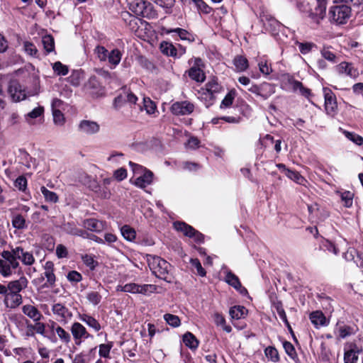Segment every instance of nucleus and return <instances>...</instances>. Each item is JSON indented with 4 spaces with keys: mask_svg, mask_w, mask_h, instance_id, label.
<instances>
[{
    "mask_svg": "<svg viewBox=\"0 0 363 363\" xmlns=\"http://www.w3.org/2000/svg\"><path fill=\"white\" fill-rule=\"evenodd\" d=\"M160 279L164 280L170 283L172 281V276L169 274V268L171 265L165 260L160 258Z\"/></svg>",
    "mask_w": 363,
    "mask_h": 363,
    "instance_id": "b1692460",
    "label": "nucleus"
},
{
    "mask_svg": "<svg viewBox=\"0 0 363 363\" xmlns=\"http://www.w3.org/2000/svg\"><path fill=\"white\" fill-rule=\"evenodd\" d=\"M157 286L154 284L140 285L139 294L148 296L157 291Z\"/></svg>",
    "mask_w": 363,
    "mask_h": 363,
    "instance_id": "603ef678",
    "label": "nucleus"
},
{
    "mask_svg": "<svg viewBox=\"0 0 363 363\" xmlns=\"http://www.w3.org/2000/svg\"><path fill=\"white\" fill-rule=\"evenodd\" d=\"M327 0H316V6L308 11V16L316 23L325 18L326 13Z\"/></svg>",
    "mask_w": 363,
    "mask_h": 363,
    "instance_id": "7ed1b4c3",
    "label": "nucleus"
},
{
    "mask_svg": "<svg viewBox=\"0 0 363 363\" xmlns=\"http://www.w3.org/2000/svg\"><path fill=\"white\" fill-rule=\"evenodd\" d=\"M8 93L13 102H18L26 98V91L16 79L10 80Z\"/></svg>",
    "mask_w": 363,
    "mask_h": 363,
    "instance_id": "f03ea898",
    "label": "nucleus"
},
{
    "mask_svg": "<svg viewBox=\"0 0 363 363\" xmlns=\"http://www.w3.org/2000/svg\"><path fill=\"white\" fill-rule=\"evenodd\" d=\"M40 191L46 201L54 203L58 201L59 198L56 193L48 190L45 186H41Z\"/></svg>",
    "mask_w": 363,
    "mask_h": 363,
    "instance_id": "72a5a7b5",
    "label": "nucleus"
},
{
    "mask_svg": "<svg viewBox=\"0 0 363 363\" xmlns=\"http://www.w3.org/2000/svg\"><path fill=\"white\" fill-rule=\"evenodd\" d=\"M71 332L76 344H80V340L82 337H88L89 336L86 328L79 323H74L71 327Z\"/></svg>",
    "mask_w": 363,
    "mask_h": 363,
    "instance_id": "f8f14e48",
    "label": "nucleus"
},
{
    "mask_svg": "<svg viewBox=\"0 0 363 363\" xmlns=\"http://www.w3.org/2000/svg\"><path fill=\"white\" fill-rule=\"evenodd\" d=\"M121 52L118 49L113 50L111 52H108L107 59L108 62L114 66L119 64L121 60Z\"/></svg>",
    "mask_w": 363,
    "mask_h": 363,
    "instance_id": "f704fd0d",
    "label": "nucleus"
},
{
    "mask_svg": "<svg viewBox=\"0 0 363 363\" xmlns=\"http://www.w3.org/2000/svg\"><path fill=\"white\" fill-rule=\"evenodd\" d=\"M233 64L238 72H243L248 67V60L242 55L236 56L233 60Z\"/></svg>",
    "mask_w": 363,
    "mask_h": 363,
    "instance_id": "cd10ccee",
    "label": "nucleus"
},
{
    "mask_svg": "<svg viewBox=\"0 0 363 363\" xmlns=\"http://www.w3.org/2000/svg\"><path fill=\"white\" fill-rule=\"evenodd\" d=\"M140 285L135 283L127 284L121 287V291L139 294Z\"/></svg>",
    "mask_w": 363,
    "mask_h": 363,
    "instance_id": "680f3d73",
    "label": "nucleus"
},
{
    "mask_svg": "<svg viewBox=\"0 0 363 363\" xmlns=\"http://www.w3.org/2000/svg\"><path fill=\"white\" fill-rule=\"evenodd\" d=\"M286 176L298 184H303L306 179L298 172L286 169Z\"/></svg>",
    "mask_w": 363,
    "mask_h": 363,
    "instance_id": "c9c22d12",
    "label": "nucleus"
},
{
    "mask_svg": "<svg viewBox=\"0 0 363 363\" xmlns=\"http://www.w3.org/2000/svg\"><path fill=\"white\" fill-rule=\"evenodd\" d=\"M235 95V91L234 89L230 90L221 101L220 108L230 107L233 104Z\"/></svg>",
    "mask_w": 363,
    "mask_h": 363,
    "instance_id": "58836bf2",
    "label": "nucleus"
},
{
    "mask_svg": "<svg viewBox=\"0 0 363 363\" xmlns=\"http://www.w3.org/2000/svg\"><path fill=\"white\" fill-rule=\"evenodd\" d=\"M22 311L26 315L33 319L35 322L39 321L43 318V315L39 310L33 305H24L22 307Z\"/></svg>",
    "mask_w": 363,
    "mask_h": 363,
    "instance_id": "f3484780",
    "label": "nucleus"
},
{
    "mask_svg": "<svg viewBox=\"0 0 363 363\" xmlns=\"http://www.w3.org/2000/svg\"><path fill=\"white\" fill-rule=\"evenodd\" d=\"M152 172L150 171H145L144 174L139 175L134 182H133L132 179H130V182L138 187L143 189L152 183Z\"/></svg>",
    "mask_w": 363,
    "mask_h": 363,
    "instance_id": "dca6fc26",
    "label": "nucleus"
},
{
    "mask_svg": "<svg viewBox=\"0 0 363 363\" xmlns=\"http://www.w3.org/2000/svg\"><path fill=\"white\" fill-rule=\"evenodd\" d=\"M91 189L95 192L99 194V196L104 199H109L111 196V191L107 189L104 188V189H101V187L98 185V184L94 181L93 182V185L91 186Z\"/></svg>",
    "mask_w": 363,
    "mask_h": 363,
    "instance_id": "e433bc0d",
    "label": "nucleus"
},
{
    "mask_svg": "<svg viewBox=\"0 0 363 363\" xmlns=\"http://www.w3.org/2000/svg\"><path fill=\"white\" fill-rule=\"evenodd\" d=\"M44 112V108L42 106H38L34 108L33 111L29 112L27 115H26V120L29 122V118H36L40 116Z\"/></svg>",
    "mask_w": 363,
    "mask_h": 363,
    "instance_id": "e2e57ef3",
    "label": "nucleus"
},
{
    "mask_svg": "<svg viewBox=\"0 0 363 363\" xmlns=\"http://www.w3.org/2000/svg\"><path fill=\"white\" fill-rule=\"evenodd\" d=\"M14 257L21 260V262L27 266H30L35 263V258L32 252L24 250L21 246H16V250L13 252Z\"/></svg>",
    "mask_w": 363,
    "mask_h": 363,
    "instance_id": "423d86ee",
    "label": "nucleus"
},
{
    "mask_svg": "<svg viewBox=\"0 0 363 363\" xmlns=\"http://www.w3.org/2000/svg\"><path fill=\"white\" fill-rule=\"evenodd\" d=\"M4 302L7 308H15L21 304L22 296L20 294L8 291Z\"/></svg>",
    "mask_w": 363,
    "mask_h": 363,
    "instance_id": "2eb2a0df",
    "label": "nucleus"
},
{
    "mask_svg": "<svg viewBox=\"0 0 363 363\" xmlns=\"http://www.w3.org/2000/svg\"><path fill=\"white\" fill-rule=\"evenodd\" d=\"M247 310L242 306H235L230 308L229 313L232 319L243 318L247 315Z\"/></svg>",
    "mask_w": 363,
    "mask_h": 363,
    "instance_id": "393cba45",
    "label": "nucleus"
},
{
    "mask_svg": "<svg viewBox=\"0 0 363 363\" xmlns=\"http://www.w3.org/2000/svg\"><path fill=\"white\" fill-rule=\"evenodd\" d=\"M28 279L26 277L22 276L18 279L9 282L8 291L13 293L20 294V292L26 289L28 286Z\"/></svg>",
    "mask_w": 363,
    "mask_h": 363,
    "instance_id": "9b49d317",
    "label": "nucleus"
},
{
    "mask_svg": "<svg viewBox=\"0 0 363 363\" xmlns=\"http://www.w3.org/2000/svg\"><path fill=\"white\" fill-rule=\"evenodd\" d=\"M336 69L339 74H345L352 78H356L359 75L358 71L352 66V65L347 62H340L336 66Z\"/></svg>",
    "mask_w": 363,
    "mask_h": 363,
    "instance_id": "ddd939ff",
    "label": "nucleus"
},
{
    "mask_svg": "<svg viewBox=\"0 0 363 363\" xmlns=\"http://www.w3.org/2000/svg\"><path fill=\"white\" fill-rule=\"evenodd\" d=\"M174 228L182 233L184 236L191 238V235L194 233V228L183 221H175L173 223Z\"/></svg>",
    "mask_w": 363,
    "mask_h": 363,
    "instance_id": "6ab92c4d",
    "label": "nucleus"
},
{
    "mask_svg": "<svg viewBox=\"0 0 363 363\" xmlns=\"http://www.w3.org/2000/svg\"><path fill=\"white\" fill-rule=\"evenodd\" d=\"M353 253L357 255V259H355L354 262H356L357 265L362 269L363 272V253H359L354 249L348 251L347 254H350L352 259H354Z\"/></svg>",
    "mask_w": 363,
    "mask_h": 363,
    "instance_id": "13d9d810",
    "label": "nucleus"
},
{
    "mask_svg": "<svg viewBox=\"0 0 363 363\" xmlns=\"http://www.w3.org/2000/svg\"><path fill=\"white\" fill-rule=\"evenodd\" d=\"M160 52L167 56L177 57V51L176 48L170 43L162 42L160 43Z\"/></svg>",
    "mask_w": 363,
    "mask_h": 363,
    "instance_id": "bb28decb",
    "label": "nucleus"
},
{
    "mask_svg": "<svg viewBox=\"0 0 363 363\" xmlns=\"http://www.w3.org/2000/svg\"><path fill=\"white\" fill-rule=\"evenodd\" d=\"M52 69L57 75L62 76L67 74L69 71L67 66L62 64L60 62H55L52 65Z\"/></svg>",
    "mask_w": 363,
    "mask_h": 363,
    "instance_id": "c03bdc74",
    "label": "nucleus"
},
{
    "mask_svg": "<svg viewBox=\"0 0 363 363\" xmlns=\"http://www.w3.org/2000/svg\"><path fill=\"white\" fill-rule=\"evenodd\" d=\"M62 229L67 234L77 236L79 228L74 222H67L63 224Z\"/></svg>",
    "mask_w": 363,
    "mask_h": 363,
    "instance_id": "37998d69",
    "label": "nucleus"
},
{
    "mask_svg": "<svg viewBox=\"0 0 363 363\" xmlns=\"http://www.w3.org/2000/svg\"><path fill=\"white\" fill-rule=\"evenodd\" d=\"M53 121L57 125H62L65 122L63 113L57 109H53Z\"/></svg>",
    "mask_w": 363,
    "mask_h": 363,
    "instance_id": "338daca9",
    "label": "nucleus"
},
{
    "mask_svg": "<svg viewBox=\"0 0 363 363\" xmlns=\"http://www.w3.org/2000/svg\"><path fill=\"white\" fill-rule=\"evenodd\" d=\"M273 306L276 309L278 315H279L280 318L284 321L286 322L287 317L285 313V311L283 307V304L281 301H277L273 303Z\"/></svg>",
    "mask_w": 363,
    "mask_h": 363,
    "instance_id": "3c124183",
    "label": "nucleus"
},
{
    "mask_svg": "<svg viewBox=\"0 0 363 363\" xmlns=\"http://www.w3.org/2000/svg\"><path fill=\"white\" fill-rule=\"evenodd\" d=\"M81 320L86 323L89 327L94 328L96 331H99L101 330L99 323L94 318L87 314H83L81 315Z\"/></svg>",
    "mask_w": 363,
    "mask_h": 363,
    "instance_id": "2f4dec72",
    "label": "nucleus"
},
{
    "mask_svg": "<svg viewBox=\"0 0 363 363\" xmlns=\"http://www.w3.org/2000/svg\"><path fill=\"white\" fill-rule=\"evenodd\" d=\"M250 92L262 96L266 99L269 95L274 93V87L268 83H264L260 86L253 85L248 89Z\"/></svg>",
    "mask_w": 363,
    "mask_h": 363,
    "instance_id": "6e6552de",
    "label": "nucleus"
},
{
    "mask_svg": "<svg viewBox=\"0 0 363 363\" xmlns=\"http://www.w3.org/2000/svg\"><path fill=\"white\" fill-rule=\"evenodd\" d=\"M86 298L89 301V303L96 306L100 303L101 300V296L99 294V292L89 291L86 294Z\"/></svg>",
    "mask_w": 363,
    "mask_h": 363,
    "instance_id": "864d4df0",
    "label": "nucleus"
},
{
    "mask_svg": "<svg viewBox=\"0 0 363 363\" xmlns=\"http://www.w3.org/2000/svg\"><path fill=\"white\" fill-rule=\"evenodd\" d=\"M336 330L338 333V337L345 339L350 335H354L357 332L358 328L354 325H348L337 323Z\"/></svg>",
    "mask_w": 363,
    "mask_h": 363,
    "instance_id": "4468645a",
    "label": "nucleus"
},
{
    "mask_svg": "<svg viewBox=\"0 0 363 363\" xmlns=\"http://www.w3.org/2000/svg\"><path fill=\"white\" fill-rule=\"evenodd\" d=\"M146 1L143 0H135L130 4V9L137 16L144 15L145 13V9L147 6Z\"/></svg>",
    "mask_w": 363,
    "mask_h": 363,
    "instance_id": "4be33fe9",
    "label": "nucleus"
},
{
    "mask_svg": "<svg viewBox=\"0 0 363 363\" xmlns=\"http://www.w3.org/2000/svg\"><path fill=\"white\" fill-rule=\"evenodd\" d=\"M265 354L267 357H269L274 362H278L279 359L278 351L273 347H267Z\"/></svg>",
    "mask_w": 363,
    "mask_h": 363,
    "instance_id": "052dcab7",
    "label": "nucleus"
},
{
    "mask_svg": "<svg viewBox=\"0 0 363 363\" xmlns=\"http://www.w3.org/2000/svg\"><path fill=\"white\" fill-rule=\"evenodd\" d=\"M225 281L235 289L240 287V281L239 278L231 271L226 272Z\"/></svg>",
    "mask_w": 363,
    "mask_h": 363,
    "instance_id": "7c9ffc66",
    "label": "nucleus"
},
{
    "mask_svg": "<svg viewBox=\"0 0 363 363\" xmlns=\"http://www.w3.org/2000/svg\"><path fill=\"white\" fill-rule=\"evenodd\" d=\"M323 91L325 97V109L328 114L333 116L335 113L337 109L336 96L329 89L325 88Z\"/></svg>",
    "mask_w": 363,
    "mask_h": 363,
    "instance_id": "20e7f679",
    "label": "nucleus"
},
{
    "mask_svg": "<svg viewBox=\"0 0 363 363\" xmlns=\"http://www.w3.org/2000/svg\"><path fill=\"white\" fill-rule=\"evenodd\" d=\"M83 226L88 230L101 232L104 229V224L95 218H88L83 221Z\"/></svg>",
    "mask_w": 363,
    "mask_h": 363,
    "instance_id": "aec40b11",
    "label": "nucleus"
},
{
    "mask_svg": "<svg viewBox=\"0 0 363 363\" xmlns=\"http://www.w3.org/2000/svg\"><path fill=\"white\" fill-rule=\"evenodd\" d=\"M52 311L55 315H57L60 318V321H63L65 323L67 322V318L72 315L68 308L61 303L54 304L52 306Z\"/></svg>",
    "mask_w": 363,
    "mask_h": 363,
    "instance_id": "a211bd4d",
    "label": "nucleus"
},
{
    "mask_svg": "<svg viewBox=\"0 0 363 363\" xmlns=\"http://www.w3.org/2000/svg\"><path fill=\"white\" fill-rule=\"evenodd\" d=\"M191 264L193 267H194L196 269L197 274L199 276H206V272L205 269L202 267L201 264L198 259H191Z\"/></svg>",
    "mask_w": 363,
    "mask_h": 363,
    "instance_id": "774afa93",
    "label": "nucleus"
},
{
    "mask_svg": "<svg viewBox=\"0 0 363 363\" xmlns=\"http://www.w3.org/2000/svg\"><path fill=\"white\" fill-rule=\"evenodd\" d=\"M310 320L315 326H324L328 324L325 315L320 311H313L310 314Z\"/></svg>",
    "mask_w": 363,
    "mask_h": 363,
    "instance_id": "5701e85b",
    "label": "nucleus"
},
{
    "mask_svg": "<svg viewBox=\"0 0 363 363\" xmlns=\"http://www.w3.org/2000/svg\"><path fill=\"white\" fill-rule=\"evenodd\" d=\"M12 225L16 229H23L26 227V220L21 214L13 216L12 218Z\"/></svg>",
    "mask_w": 363,
    "mask_h": 363,
    "instance_id": "a19ab883",
    "label": "nucleus"
},
{
    "mask_svg": "<svg viewBox=\"0 0 363 363\" xmlns=\"http://www.w3.org/2000/svg\"><path fill=\"white\" fill-rule=\"evenodd\" d=\"M284 349L286 353L293 359L297 358V353L295 350L294 345L288 341H284L283 343Z\"/></svg>",
    "mask_w": 363,
    "mask_h": 363,
    "instance_id": "de8ad7c7",
    "label": "nucleus"
},
{
    "mask_svg": "<svg viewBox=\"0 0 363 363\" xmlns=\"http://www.w3.org/2000/svg\"><path fill=\"white\" fill-rule=\"evenodd\" d=\"M259 17L267 29L269 28L272 30H277L281 26V23L267 11H262L259 13Z\"/></svg>",
    "mask_w": 363,
    "mask_h": 363,
    "instance_id": "0eeeda50",
    "label": "nucleus"
},
{
    "mask_svg": "<svg viewBox=\"0 0 363 363\" xmlns=\"http://www.w3.org/2000/svg\"><path fill=\"white\" fill-rule=\"evenodd\" d=\"M183 342L185 345L191 350H195L199 346V340L190 332H186L183 336Z\"/></svg>",
    "mask_w": 363,
    "mask_h": 363,
    "instance_id": "a878e982",
    "label": "nucleus"
},
{
    "mask_svg": "<svg viewBox=\"0 0 363 363\" xmlns=\"http://www.w3.org/2000/svg\"><path fill=\"white\" fill-rule=\"evenodd\" d=\"M188 74L191 79L197 82H202L206 78L205 74L201 69L190 68L188 71Z\"/></svg>",
    "mask_w": 363,
    "mask_h": 363,
    "instance_id": "c85d7f7f",
    "label": "nucleus"
},
{
    "mask_svg": "<svg viewBox=\"0 0 363 363\" xmlns=\"http://www.w3.org/2000/svg\"><path fill=\"white\" fill-rule=\"evenodd\" d=\"M206 91L211 94L213 95L215 93H218L220 91L221 86L215 80L212 79L209 81L206 84Z\"/></svg>",
    "mask_w": 363,
    "mask_h": 363,
    "instance_id": "79ce46f5",
    "label": "nucleus"
},
{
    "mask_svg": "<svg viewBox=\"0 0 363 363\" xmlns=\"http://www.w3.org/2000/svg\"><path fill=\"white\" fill-rule=\"evenodd\" d=\"M44 276L46 278L45 287H52L55 286L56 277L54 274V264L51 261H47L44 265Z\"/></svg>",
    "mask_w": 363,
    "mask_h": 363,
    "instance_id": "1a4fd4ad",
    "label": "nucleus"
},
{
    "mask_svg": "<svg viewBox=\"0 0 363 363\" xmlns=\"http://www.w3.org/2000/svg\"><path fill=\"white\" fill-rule=\"evenodd\" d=\"M152 23H149L147 25V27L145 28V30H147V37L150 38L149 42L150 43V44H152V45H156L158 43V36L157 31L155 29H153L151 25Z\"/></svg>",
    "mask_w": 363,
    "mask_h": 363,
    "instance_id": "4c0bfd02",
    "label": "nucleus"
},
{
    "mask_svg": "<svg viewBox=\"0 0 363 363\" xmlns=\"http://www.w3.org/2000/svg\"><path fill=\"white\" fill-rule=\"evenodd\" d=\"M351 348L345 351L344 362L345 363H357L358 360V354L359 350L355 344L351 345Z\"/></svg>",
    "mask_w": 363,
    "mask_h": 363,
    "instance_id": "412c9836",
    "label": "nucleus"
},
{
    "mask_svg": "<svg viewBox=\"0 0 363 363\" xmlns=\"http://www.w3.org/2000/svg\"><path fill=\"white\" fill-rule=\"evenodd\" d=\"M198 10L205 14H208L211 12L212 9L206 4L203 0H194Z\"/></svg>",
    "mask_w": 363,
    "mask_h": 363,
    "instance_id": "8fccbe9b",
    "label": "nucleus"
},
{
    "mask_svg": "<svg viewBox=\"0 0 363 363\" xmlns=\"http://www.w3.org/2000/svg\"><path fill=\"white\" fill-rule=\"evenodd\" d=\"M42 43L47 53H50L55 50V41L52 35H46L43 36L42 38Z\"/></svg>",
    "mask_w": 363,
    "mask_h": 363,
    "instance_id": "c756f323",
    "label": "nucleus"
},
{
    "mask_svg": "<svg viewBox=\"0 0 363 363\" xmlns=\"http://www.w3.org/2000/svg\"><path fill=\"white\" fill-rule=\"evenodd\" d=\"M164 318L166 321V323L172 327H178L181 323L179 318L175 315L167 313L164 315Z\"/></svg>",
    "mask_w": 363,
    "mask_h": 363,
    "instance_id": "09e8293b",
    "label": "nucleus"
},
{
    "mask_svg": "<svg viewBox=\"0 0 363 363\" xmlns=\"http://www.w3.org/2000/svg\"><path fill=\"white\" fill-rule=\"evenodd\" d=\"M194 109V104L186 101L176 102L171 107L172 113L175 115H188L191 113Z\"/></svg>",
    "mask_w": 363,
    "mask_h": 363,
    "instance_id": "39448f33",
    "label": "nucleus"
},
{
    "mask_svg": "<svg viewBox=\"0 0 363 363\" xmlns=\"http://www.w3.org/2000/svg\"><path fill=\"white\" fill-rule=\"evenodd\" d=\"M55 332L60 339L65 343H68L71 340L70 335L65 331L62 327L57 326L55 328Z\"/></svg>",
    "mask_w": 363,
    "mask_h": 363,
    "instance_id": "49530a36",
    "label": "nucleus"
},
{
    "mask_svg": "<svg viewBox=\"0 0 363 363\" xmlns=\"http://www.w3.org/2000/svg\"><path fill=\"white\" fill-rule=\"evenodd\" d=\"M79 130L85 134L92 135L99 132V125L95 121L83 120L79 125Z\"/></svg>",
    "mask_w": 363,
    "mask_h": 363,
    "instance_id": "9d476101",
    "label": "nucleus"
},
{
    "mask_svg": "<svg viewBox=\"0 0 363 363\" xmlns=\"http://www.w3.org/2000/svg\"><path fill=\"white\" fill-rule=\"evenodd\" d=\"M11 273L9 262L0 259V274L4 277H7L10 276Z\"/></svg>",
    "mask_w": 363,
    "mask_h": 363,
    "instance_id": "5fc2aeb1",
    "label": "nucleus"
},
{
    "mask_svg": "<svg viewBox=\"0 0 363 363\" xmlns=\"http://www.w3.org/2000/svg\"><path fill=\"white\" fill-rule=\"evenodd\" d=\"M94 53L101 62L106 61L108 52L104 46H96L94 49Z\"/></svg>",
    "mask_w": 363,
    "mask_h": 363,
    "instance_id": "a18cd8bd",
    "label": "nucleus"
},
{
    "mask_svg": "<svg viewBox=\"0 0 363 363\" xmlns=\"http://www.w3.org/2000/svg\"><path fill=\"white\" fill-rule=\"evenodd\" d=\"M143 106L147 113L150 114L153 113L156 110V104L152 101L150 98H143Z\"/></svg>",
    "mask_w": 363,
    "mask_h": 363,
    "instance_id": "6e6d98bb",
    "label": "nucleus"
},
{
    "mask_svg": "<svg viewBox=\"0 0 363 363\" xmlns=\"http://www.w3.org/2000/svg\"><path fill=\"white\" fill-rule=\"evenodd\" d=\"M351 8L347 5L333 6L329 10V19L337 25L345 24L351 16Z\"/></svg>",
    "mask_w": 363,
    "mask_h": 363,
    "instance_id": "f257e3e1",
    "label": "nucleus"
},
{
    "mask_svg": "<svg viewBox=\"0 0 363 363\" xmlns=\"http://www.w3.org/2000/svg\"><path fill=\"white\" fill-rule=\"evenodd\" d=\"M25 51L30 56L37 57L38 50L36 47L30 42L26 41L23 43Z\"/></svg>",
    "mask_w": 363,
    "mask_h": 363,
    "instance_id": "bf43d9fd",
    "label": "nucleus"
},
{
    "mask_svg": "<svg viewBox=\"0 0 363 363\" xmlns=\"http://www.w3.org/2000/svg\"><path fill=\"white\" fill-rule=\"evenodd\" d=\"M342 201L345 202V207H350L352 205L353 194L350 191H345L341 194Z\"/></svg>",
    "mask_w": 363,
    "mask_h": 363,
    "instance_id": "0e129e2a",
    "label": "nucleus"
},
{
    "mask_svg": "<svg viewBox=\"0 0 363 363\" xmlns=\"http://www.w3.org/2000/svg\"><path fill=\"white\" fill-rule=\"evenodd\" d=\"M121 231L123 237L128 241H132L135 238V230L128 225L122 226Z\"/></svg>",
    "mask_w": 363,
    "mask_h": 363,
    "instance_id": "473e14b6",
    "label": "nucleus"
},
{
    "mask_svg": "<svg viewBox=\"0 0 363 363\" xmlns=\"http://www.w3.org/2000/svg\"><path fill=\"white\" fill-rule=\"evenodd\" d=\"M298 48L300 52L303 55L308 54L311 51L313 48L315 47V45L313 43H298Z\"/></svg>",
    "mask_w": 363,
    "mask_h": 363,
    "instance_id": "4d7b16f0",
    "label": "nucleus"
},
{
    "mask_svg": "<svg viewBox=\"0 0 363 363\" xmlns=\"http://www.w3.org/2000/svg\"><path fill=\"white\" fill-rule=\"evenodd\" d=\"M28 328L29 330H35L38 333L44 335L45 325L44 323L37 321L35 322V325H28Z\"/></svg>",
    "mask_w": 363,
    "mask_h": 363,
    "instance_id": "69168bd1",
    "label": "nucleus"
},
{
    "mask_svg": "<svg viewBox=\"0 0 363 363\" xmlns=\"http://www.w3.org/2000/svg\"><path fill=\"white\" fill-rule=\"evenodd\" d=\"M320 54L322 57L327 60L328 61L332 62V63H336L337 62V56L335 53H333L332 51H330L329 48L324 47L320 50Z\"/></svg>",
    "mask_w": 363,
    "mask_h": 363,
    "instance_id": "ea45409f",
    "label": "nucleus"
}]
</instances>
